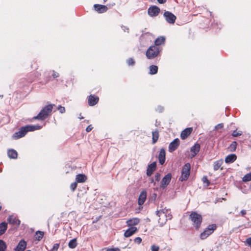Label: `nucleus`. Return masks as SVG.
<instances>
[{"label": "nucleus", "mask_w": 251, "mask_h": 251, "mask_svg": "<svg viewBox=\"0 0 251 251\" xmlns=\"http://www.w3.org/2000/svg\"><path fill=\"white\" fill-rule=\"evenodd\" d=\"M42 126L39 125H27L21 127L19 131L15 132L13 135V138L15 139H18L24 137L29 131H33L36 130L40 129Z\"/></svg>", "instance_id": "f257e3e1"}, {"label": "nucleus", "mask_w": 251, "mask_h": 251, "mask_svg": "<svg viewBox=\"0 0 251 251\" xmlns=\"http://www.w3.org/2000/svg\"><path fill=\"white\" fill-rule=\"evenodd\" d=\"M53 104H49L43 108L39 113L33 118L34 120L43 121L50 116L52 111Z\"/></svg>", "instance_id": "f03ea898"}, {"label": "nucleus", "mask_w": 251, "mask_h": 251, "mask_svg": "<svg viewBox=\"0 0 251 251\" xmlns=\"http://www.w3.org/2000/svg\"><path fill=\"white\" fill-rule=\"evenodd\" d=\"M189 219L192 222V225L195 229L199 230L202 221V216L197 212L193 211L190 214Z\"/></svg>", "instance_id": "7ed1b4c3"}, {"label": "nucleus", "mask_w": 251, "mask_h": 251, "mask_svg": "<svg viewBox=\"0 0 251 251\" xmlns=\"http://www.w3.org/2000/svg\"><path fill=\"white\" fill-rule=\"evenodd\" d=\"M147 41H150L151 43L154 42L156 46H163L166 41V38L164 36H160L156 39H154V37L151 34H148L144 37Z\"/></svg>", "instance_id": "20e7f679"}, {"label": "nucleus", "mask_w": 251, "mask_h": 251, "mask_svg": "<svg viewBox=\"0 0 251 251\" xmlns=\"http://www.w3.org/2000/svg\"><path fill=\"white\" fill-rule=\"evenodd\" d=\"M170 210L166 208H162L159 210H157L156 211V214L159 217L158 219V222L161 225H164L167 221V214H169Z\"/></svg>", "instance_id": "39448f33"}, {"label": "nucleus", "mask_w": 251, "mask_h": 251, "mask_svg": "<svg viewBox=\"0 0 251 251\" xmlns=\"http://www.w3.org/2000/svg\"><path fill=\"white\" fill-rule=\"evenodd\" d=\"M217 229V226L216 224H211L207 226L205 230L201 233L200 237L201 240H204L207 238L209 235L214 232Z\"/></svg>", "instance_id": "423d86ee"}, {"label": "nucleus", "mask_w": 251, "mask_h": 251, "mask_svg": "<svg viewBox=\"0 0 251 251\" xmlns=\"http://www.w3.org/2000/svg\"><path fill=\"white\" fill-rule=\"evenodd\" d=\"M191 165L189 163H186L181 171V175L179 178L181 181H186L188 178L190 174Z\"/></svg>", "instance_id": "0eeeda50"}, {"label": "nucleus", "mask_w": 251, "mask_h": 251, "mask_svg": "<svg viewBox=\"0 0 251 251\" xmlns=\"http://www.w3.org/2000/svg\"><path fill=\"white\" fill-rule=\"evenodd\" d=\"M163 16L167 23L174 24L176 19V17L170 11H165Z\"/></svg>", "instance_id": "6e6552de"}, {"label": "nucleus", "mask_w": 251, "mask_h": 251, "mask_svg": "<svg viewBox=\"0 0 251 251\" xmlns=\"http://www.w3.org/2000/svg\"><path fill=\"white\" fill-rule=\"evenodd\" d=\"M172 178V174L171 173H168L166 175H165L162 180L161 181L160 188L162 189H165L167 187L168 184L170 183Z\"/></svg>", "instance_id": "1a4fd4ad"}, {"label": "nucleus", "mask_w": 251, "mask_h": 251, "mask_svg": "<svg viewBox=\"0 0 251 251\" xmlns=\"http://www.w3.org/2000/svg\"><path fill=\"white\" fill-rule=\"evenodd\" d=\"M158 53V48H148L146 51V56L148 58L151 59L155 57Z\"/></svg>", "instance_id": "9d476101"}, {"label": "nucleus", "mask_w": 251, "mask_h": 251, "mask_svg": "<svg viewBox=\"0 0 251 251\" xmlns=\"http://www.w3.org/2000/svg\"><path fill=\"white\" fill-rule=\"evenodd\" d=\"M160 12V8L155 5L150 7L148 10V13L151 17L157 16Z\"/></svg>", "instance_id": "9b49d317"}, {"label": "nucleus", "mask_w": 251, "mask_h": 251, "mask_svg": "<svg viewBox=\"0 0 251 251\" xmlns=\"http://www.w3.org/2000/svg\"><path fill=\"white\" fill-rule=\"evenodd\" d=\"M180 144V141L179 139L176 138L171 142L169 145V151L172 152L175 151Z\"/></svg>", "instance_id": "f8f14e48"}, {"label": "nucleus", "mask_w": 251, "mask_h": 251, "mask_svg": "<svg viewBox=\"0 0 251 251\" xmlns=\"http://www.w3.org/2000/svg\"><path fill=\"white\" fill-rule=\"evenodd\" d=\"M7 221L10 224L15 226L17 227H18L21 224L20 220L14 215L9 216L7 219Z\"/></svg>", "instance_id": "ddd939ff"}, {"label": "nucleus", "mask_w": 251, "mask_h": 251, "mask_svg": "<svg viewBox=\"0 0 251 251\" xmlns=\"http://www.w3.org/2000/svg\"><path fill=\"white\" fill-rule=\"evenodd\" d=\"M147 193L146 191L144 190L140 193L138 199V204L140 206L142 205L144 203L147 199Z\"/></svg>", "instance_id": "4468645a"}, {"label": "nucleus", "mask_w": 251, "mask_h": 251, "mask_svg": "<svg viewBox=\"0 0 251 251\" xmlns=\"http://www.w3.org/2000/svg\"><path fill=\"white\" fill-rule=\"evenodd\" d=\"M94 8L96 11L98 13H103L106 12L108 8L104 5H101L99 4H95L94 5Z\"/></svg>", "instance_id": "2eb2a0df"}, {"label": "nucleus", "mask_w": 251, "mask_h": 251, "mask_svg": "<svg viewBox=\"0 0 251 251\" xmlns=\"http://www.w3.org/2000/svg\"><path fill=\"white\" fill-rule=\"evenodd\" d=\"M99 98L98 96L94 95H91L88 99V103L90 106H94L96 105L99 101Z\"/></svg>", "instance_id": "dca6fc26"}, {"label": "nucleus", "mask_w": 251, "mask_h": 251, "mask_svg": "<svg viewBox=\"0 0 251 251\" xmlns=\"http://www.w3.org/2000/svg\"><path fill=\"white\" fill-rule=\"evenodd\" d=\"M156 169V163L155 162H153L151 164H149L147 169V175L149 176H151L153 172L155 171Z\"/></svg>", "instance_id": "f3484780"}, {"label": "nucleus", "mask_w": 251, "mask_h": 251, "mask_svg": "<svg viewBox=\"0 0 251 251\" xmlns=\"http://www.w3.org/2000/svg\"><path fill=\"white\" fill-rule=\"evenodd\" d=\"M192 131V127H188L185 128L181 132L180 138L183 140L186 139L191 134Z\"/></svg>", "instance_id": "a211bd4d"}, {"label": "nucleus", "mask_w": 251, "mask_h": 251, "mask_svg": "<svg viewBox=\"0 0 251 251\" xmlns=\"http://www.w3.org/2000/svg\"><path fill=\"white\" fill-rule=\"evenodd\" d=\"M159 162L161 165H163L166 160V152L164 149H161L158 155Z\"/></svg>", "instance_id": "6ab92c4d"}, {"label": "nucleus", "mask_w": 251, "mask_h": 251, "mask_svg": "<svg viewBox=\"0 0 251 251\" xmlns=\"http://www.w3.org/2000/svg\"><path fill=\"white\" fill-rule=\"evenodd\" d=\"M26 247V242L24 240H21L14 249V251H24Z\"/></svg>", "instance_id": "aec40b11"}, {"label": "nucleus", "mask_w": 251, "mask_h": 251, "mask_svg": "<svg viewBox=\"0 0 251 251\" xmlns=\"http://www.w3.org/2000/svg\"><path fill=\"white\" fill-rule=\"evenodd\" d=\"M137 231V228L135 226H131L127 229L124 233V236L126 237H129L131 236Z\"/></svg>", "instance_id": "412c9836"}, {"label": "nucleus", "mask_w": 251, "mask_h": 251, "mask_svg": "<svg viewBox=\"0 0 251 251\" xmlns=\"http://www.w3.org/2000/svg\"><path fill=\"white\" fill-rule=\"evenodd\" d=\"M200 150V145L197 143L195 144L194 146H193L190 149L191 152L192 153V157H194L199 152Z\"/></svg>", "instance_id": "4be33fe9"}, {"label": "nucleus", "mask_w": 251, "mask_h": 251, "mask_svg": "<svg viewBox=\"0 0 251 251\" xmlns=\"http://www.w3.org/2000/svg\"><path fill=\"white\" fill-rule=\"evenodd\" d=\"M140 222V219L138 218H133L128 220L126 223L128 226H133L138 225Z\"/></svg>", "instance_id": "5701e85b"}, {"label": "nucleus", "mask_w": 251, "mask_h": 251, "mask_svg": "<svg viewBox=\"0 0 251 251\" xmlns=\"http://www.w3.org/2000/svg\"><path fill=\"white\" fill-rule=\"evenodd\" d=\"M223 163V160L222 159L215 161L213 163L214 170L217 171L219 169H220L221 170H222L223 168L221 166H222Z\"/></svg>", "instance_id": "b1692460"}, {"label": "nucleus", "mask_w": 251, "mask_h": 251, "mask_svg": "<svg viewBox=\"0 0 251 251\" xmlns=\"http://www.w3.org/2000/svg\"><path fill=\"white\" fill-rule=\"evenodd\" d=\"M87 180V176L84 174H78L76 176L75 180L77 183H83Z\"/></svg>", "instance_id": "393cba45"}, {"label": "nucleus", "mask_w": 251, "mask_h": 251, "mask_svg": "<svg viewBox=\"0 0 251 251\" xmlns=\"http://www.w3.org/2000/svg\"><path fill=\"white\" fill-rule=\"evenodd\" d=\"M237 159V156L235 154H231L227 155L225 158L226 163H231L234 162Z\"/></svg>", "instance_id": "a878e982"}, {"label": "nucleus", "mask_w": 251, "mask_h": 251, "mask_svg": "<svg viewBox=\"0 0 251 251\" xmlns=\"http://www.w3.org/2000/svg\"><path fill=\"white\" fill-rule=\"evenodd\" d=\"M7 154L8 157L10 158L16 159L17 158L18 153L15 150H9L8 151Z\"/></svg>", "instance_id": "bb28decb"}, {"label": "nucleus", "mask_w": 251, "mask_h": 251, "mask_svg": "<svg viewBox=\"0 0 251 251\" xmlns=\"http://www.w3.org/2000/svg\"><path fill=\"white\" fill-rule=\"evenodd\" d=\"M159 138V132L157 130L152 132V144H155Z\"/></svg>", "instance_id": "cd10ccee"}, {"label": "nucleus", "mask_w": 251, "mask_h": 251, "mask_svg": "<svg viewBox=\"0 0 251 251\" xmlns=\"http://www.w3.org/2000/svg\"><path fill=\"white\" fill-rule=\"evenodd\" d=\"M150 72L149 74L150 75H155L158 72V67L156 65H151L149 67Z\"/></svg>", "instance_id": "c85d7f7f"}, {"label": "nucleus", "mask_w": 251, "mask_h": 251, "mask_svg": "<svg viewBox=\"0 0 251 251\" xmlns=\"http://www.w3.org/2000/svg\"><path fill=\"white\" fill-rule=\"evenodd\" d=\"M77 240L76 238L71 240L68 244V246L71 249H74L77 246Z\"/></svg>", "instance_id": "c756f323"}, {"label": "nucleus", "mask_w": 251, "mask_h": 251, "mask_svg": "<svg viewBox=\"0 0 251 251\" xmlns=\"http://www.w3.org/2000/svg\"><path fill=\"white\" fill-rule=\"evenodd\" d=\"M237 142L236 141H233L231 143V144L229 145V146L228 147V150L231 152L235 151L236 147H237Z\"/></svg>", "instance_id": "7c9ffc66"}, {"label": "nucleus", "mask_w": 251, "mask_h": 251, "mask_svg": "<svg viewBox=\"0 0 251 251\" xmlns=\"http://www.w3.org/2000/svg\"><path fill=\"white\" fill-rule=\"evenodd\" d=\"M7 228V224L5 222L1 223V235L4 233Z\"/></svg>", "instance_id": "2f4dec72"}, {"label": "nucleus", "mask_w": 251, "mask_h": 251, "mask_svg": "<svg viewBox=\"0 0 251 251\" xmlns=\"http://www.w3.org/2000/svg\"><path fill=\"white\" fill-rule=\"evenodd\" d=\"M44 232L41 231H37L36 232V239L38 241H40L43 238V237L44 236Z\"/></svg>", "instance_id": "473e14b6"}, {"label": "nucleus", "mask_w": 251, "mask_h": 251, "mask_svg": "<svg viewBox=\"0 0 251 251\" xmlns=\"http://www.w3.org/2000/svg\"><path fill=\"white\" fill-rule=\"evenodd\" d=\"M242 180L244 182H248L251 181V173H249L245 175L243 177Z\"/></svg>", "instance_id": "72a5a7b5"}, {"label": "nucleus", "mask_w": 251, "mask_h": 251, "mask_svg": "<svg viewBox=\"0 0 251 251\" xmlns=\"http://www.w3.org/2000/svg\"><path fill=\"white\" fill-rule=\"evenodd\" d=\"M243 132L242 131H237V129L234 130L232 133V135L233 137H238L242 134Z\"/></svg>", "instance_id": "f704fd0d"}, {"label": "nucleus", "mask_w": 251, "mask_h": 251, "mask_svg": "<svg viewBox=\"0 0 251 251\" xmlns=\"http://www.w3.org/2000/svg\"><path fill=\"white\" fill-rule=\"evenodd\" d=\"M77 186V182L76 181L72 183L70 185V188L73 192H74Z\"/></svg>", "instance_id": "c9c22d12"}, {"label": "nucleus", "mask_w": 251, "mask_h": 251, "mask_svg": "<svg viewBox=\"0 0 251 251\" xmlns=\"http://www.w3.org/2000/svg\"><path fill=\"white\" fill-rule=\"evenodd\" d=\"M6 249V245L5 243L1 240V251H5Z\"/></svg>", "instance_id": "e433bc0d"}, {"label": "nucleus", "mask_w": 251, "mask_h": 251, "mask_svg": "<svg viewBox=\"0 0 251 251\" xmlns=\"http://www.w3.org/2000/svg\"><path fill=\"white\" fill-rule=\"evenodd\" d=\"M127 63L129 66H133L135 64V61L133 58H130L127 60Z\"/></svg>", "instance_id": "4c0bfd02"}, {"label": "nucleus", "mask_w": 251, "mask_h": 251, "mask_svg": "<svg viewBox=\"0 0 251 251\" xmlns=\"http://www.w3.org/2000/svg\"><path fill=\"white\" fill-rule=\"evenodd\" d=\"M59 246L60 244L59 243L54 244L51 250V251H57L59 247Z\"/></svg>", "instance_id": "58836bf2"}, {"label": "nucleus", "mask_w": 251, "mask_h": 251, "mask_svg": "<svg viewBox=\"0 0 251 251\" xmlns=\"http://www.w3.org/2000/svg\"><path fill=\"white\" fill-rule=\"evenodd\" d=\"M245 244L251 248V237L248 238L245 241Z\"/></svg>", "instance_id": "ea45409f"}, {"label": "nucleus", "mask_w": 251, "mask_h": 251, "mask_svg": "<svg viewBox=\"0 0 251 251\" xmlns=\"http://www.w3.org/2000/svg\"><path fill=\"white\" fill-rule=\"evenodd\" d=\"M159 247L158 246H156L155 245H152L151 246V251H159Z\"/></svg>", "instance_id": "a19ab883"}, {"label": "nucleus", "mask_w": 251, "mask_h": 251, "mask_svg": "<svg viewBox=\"0 0 251 251\" xmlns=\"http://www.w3.org/2000/svg\"><path fill=\"white\" fill-rule=\"evenodd\" d=\"M155 181L158 182L160 180V174L158 173H156L154 176Z\"/></svg>", "instance_id": "79ce46f5"}, {"label": "nucleus", "mask_w": 251, "mask_h": 251, "mask_svg": "<svg viewBox=\"0 0 251 251\" xmlns=\"http://www.w3.org/2000/svg\"><path fill=\"white\" fill-rule=\"evenodd\" d=\"M142 240L141 238L139 237H136L134 240V242L138 244H140L142 242Z\"/></svg>", "instance_id": "37998d69"}, {"label": "nucleus", "mask_w": 251, "mask_h": 251, "mask_svg": "<svg viewBox=\"0 0 251 251\" xmlns=\"http://www.w3.org/2000/svg\"><path fill=\"white\" fill-rule=\"evenodd\" d=\"M223 127H224V124L222 123H221V124H219L217 125V126H216L215 128L216 130H219V129L223 128Z\"/></svg>", "instance_id": "c03bdc74"}, {"label": "nucleus", "mask_w": 251, "mask_h": 251, "mask_svg": "<svg viewBox=\"0 0 251 251\" xmlns=\"http://www.w3.org/2000/svg\"><path fill=\"white\" fill-rule=\"evenodd\" d=\"M58 109L59 110L61 113H64L65 112V108L64 107L62 106H59L58 107Z\"/></svg>", "instance_id": "a18cd8bd"}, {"label": "nucleus", "mask_w": 251, "mask_h": 251, "mask_svg": "<svg viewBox=\"0 0 251 251\" xmlns=\"http://www.w3.org/2000/svg\"><path fill=\"white\" fill-rule=\"evenodd\" d=\"M202 181L204 183H206L207 184V186H209V184H210V182L208 180L206 176H204L203 178H202Z\"/></svg>", "instance_id": "49530a36"}, {"label": "nucleus", "mask_w": 251, "mask_h": 251, "mask_svg": "<svg viewBox=\"0 0 251 251\" xmlns=\"http://www.w3.org/2000/svg\"><path fill=\"white\" fill-rule=\"evenodd\" d=\"M120 249L118 248H108L106 250V251H120Z\"/></svg>", "instance_id": "de8ad7c7"}, {"label": "nucleus", "mask_w": 251, "mask_h": 251, "mask_svg": "<svg viewBox=\"0 0 251 251\" xmlns=\"http://www.w3.org/2000/svg\"><path fill=\"white\" fill-rule=\"evenodd\" d=\"M93 128V127L91 125L88 126L86 128V131L87 132H89L90 131H91Z\"/></svg>", "instance_id": "09e8293b"}, {"label": "nucleus", "mask_w": 251, "mask_h": 251, "mask_svg": "<svg viewBox=\"0 0 251 251\" xmlns=\"http://www.w3.org/2000/svg\"><path fill=\"white\" fill-rule=\"evenodd\" d=\"M53 78H56L59 77V74L57 72H55V71H53V74L52 75Z\"/></svg>", "instance_id": "8fccbe9b"}, {"label": "nucleus", "mask_w": 251, "mask_h": 251, "mask_svg": "<svg viewBox=\"0 0 251 251\" xmlns=\"http://www.w3.org/2000/svg\"><path fill=\"white\" fill-rule=\"evenodd\" d=\"M241 214L242 216H244L246 214V210H242L241 211Z\"/></svg>", "instance_id": "3c124183"}, {"label": "nucleus", "mask_w": 251, "mask_h": 251, "mask_svg": "<svg viewBox=\"0 0 251 251\" xmlns=\"http://www.w3.org/2000/svg\"><path fill=\"white\" fill-rule=\"evenodd\" d=\"M158 2L160 4H163L166 2L167 0H157Z\"/></svg>", "instance_id": "603ef678"}, {"label": "nucleus", "mask_w": 251, "mask_h": 251, "mask_svg": "<svg viewBox=\"0 0 251 251\" xmlns=\"http://www.w3.org/2000/svg\"><path fill=\"white\" fill-rule=\"evenodd\" d=\"M151 182L153 183V185H155L156 183H155V182L154 181V179H151Z\"/></svg>", "instance_id": "864d4df0"}, {"label": "nucleus", "mask_w": 251, "mask_h": 251, "mask_svg": "<svg viewBox=\"0 0 251 251\" xmlns=\"http://www.w3.org/2000/svg\"><path fill=\"white\" fill-rule=\"evenodd\" d=\"M249 189L250 190V191H251V183L250 185V186H249Z\"/></svg>", "instance_id": "5fc2aeb1"}, {"label": "nucleus", "mask_w": 251, "mask_h": 251, "mask_svg": "<svg viewBox=\"0 0 251 251\" xmlns=\"http://www.w3.org/2000/svg\"><path fill=\"white\" fill-rule=\"evenodd\" d=\"M150 48H151V47H154V46H152V45H151V46H150Z\"/></svg>", "instance_id": "6e6d98bb"}, {"label": "nucleus", "mask_w": 251, "mask_h": 251, "mask_svg": "<svg viewBox=\"0 0 251 251\" xmlns=\"http://www.w3.org/2000/svg\"><path fill=\"white\" fill-rule=\"evenodd\" d=\"M107 0H103V2H105Z\"/></svg>", "instance_id": "4d7b16f0"}, {"label": "nucleus", "mask_w": 251, "mask_h": 251, "mask_svg": "<svg viewBox=\"0 0 251 251\" xmlns=\"http://www.w3.org/2000/svg\"><path fill=\"white\" fill-rule=\"evenodd\" d=\"M30 251V250H27V251Z\"/></svg>", "instance_id": "13d9d810"}]
</instances>
